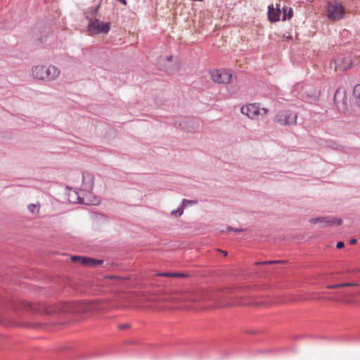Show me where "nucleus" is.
I'll list each match as a JSON object with an SVG mask.
<instances>
[{"instance_id":"nucleus-10","label":"nucleus","mask_w":360,"mask_h":360,"mask_svg":"<svg viewBox=\"0 0 360 360\" xmlns=\"http://www.w3.org/2000/svg\"><path fill=\"white\" fill-rule=\"evenodd\" d=\"M72 260L73 262H77L82 264L84 266H96L102 263L101 260H97L89 257H79V256H73L72 257Z\"/></svg>"},{"instance_id":"nucleus-1","label":"nucleus","mask_w":360,"mask_h":360,"mask_svg":"<svg viewBox=\"0 0 360 360\" xmlns=\"http://www.w3.org/2000/svg\"><path fill=\"white\" fill-rule=\"evenodd\" d=\"M240 112L251 120L257 119L259 115H265L269 112L266 108L261 107L259 103H248L240 108Z\"/></svg>"},{"instance_id":"nucleus-3","label":"nucleus","mask_w":360,"mask_h":360,"mask_svg":"<svg viewBox=\"0 0 360 360\" xmlns=\"http://www.w3.org/2000/svg\"><path fill=\"white\" fill-rule=\"evenodd\" d=\"M297 118V115L295 112L290 110H285L278 112L276 115L274 120L281 125H291L296 124Z\"/></svg>"},{"instance_id":"nucleus-24","label":"nucleus","mask_w":360,"mask_h":360,"mask_svg":"<svg viewBox=\"0 0 360 360\" xmlns=\"http://www.w3.org/2000/svg\"><path fill=\"white\" fill-rule=\"evenodd\" d=\"M345 246V244L343 242L340 241L337 243L336 247L338 249H341Z\"/></svg>"},{"instance_id":"nucleus-30","label":"nucleus","mask_w":360,"mask_h":360,"mask_svg":"<svg viewBox=\"0 0 360 360\" xmlns=\"http://www.w3.org/2000/svg\"><path fill=\"white\" fill-rule=\"evenodd\" d=\"M276 261H269V262H266V264H274V263H276Z\"/></svg>"},{"instance_id":"nucleus-7","label":"nucleus","mask_w":360,"mask_h":360,"mask_svg":"<svg viewBox=\"0 0 360 360\" xmlns=\"http://www.w3.org/2000/svg\"><path fill=\"white\" fill-rule=\"evenodd\" d=\"M206 300V297L204 295L201 293H184L182 296L176 299V301L178 302H200Z\"/></svg>"},{"instance_id":"nucleus-13","label":"nucleus","mask_w":360,"mask_h":360,"mask_svg":"<svg viewBox=\"0 0 360 360\" xmlns=\"http://www.w3.org/2000/svg\"><path fill=\"white\" fill-rule=\"evenodd\" d=\"M46 81L56 79L60 75V70L53 65L45 66Z\"/></svg>"},{"instance_id":"nucleus-4","label":"nucleus","mask_w":360,"mask_h":360,"mask_svg":"<svg viewBox=\"0 0 360 360\" xmlns=\"http://www.w3.org/2000/svg\"><path fill=\"white\" fill-rule=\"evenodd\" d=\"M327 11L328 18L333 20L342 18L345 14V8L338 2L328 3Z\"/></svg>"},{"instance_id":"nucleus-16","label":"nucleus","mask_w":360,"mask_h":360,"mask_svg":"<svg viewBox=\"0 0 360 360\" xmlns=\"http://www.w3.org/2000/svg\"><path fill=\"white\" fill-rule=\"evenodd\" d=\"M293 11L291 8L284 6L283 7V17L282 20H285L290 19L292 17Z\"/></svg>"},{"instance_id":"nucleus-11","label":"nucleus","mask_w":360,"mask_h":360,"mask_svg":"<svg viewBox=\"0 0 360 360\" xmlns=\"http://www.w3.org/2000/svg\"><path fill=\"white\" fill-rule=\"evenodd\" d=\"M281 11L279 5L276 4V8L273 5L268 7V18L271 22H276L280 20Z\"/></svg>"},{"instance_id":"nucleus-22","label":"nucleus","mask_w":360,"mask_h":360,"mask_svg":"<svg viewBox=\"0 0 360 360\" xmlns=\"http://www.w3.org/2000/svg\"><path fill=\"white\" fill-rule=\"evenodd\" d=\"M184 207L181 206V207L177 209L176 210H174L172 212V214L173 215H177L181 216L184 212Z\"/></svg>"},{"instance_id":"nucleus-15","label":"nucleus","mask_w":360,"mask_h":360,"mask_svg":"<svg viewBox=\"0 0 360 360\" xmlns=\"http://www.w3.org/2000/svg\"><path fill=\"white\" fill-rule=\"evenodd\" d=\"M87 181V186H86V188L87 189H91L93 188V186H94V176L92 174H86L85 176H84L83 177V183H84V185L85 186V181Z\"/></svg>"},{"instance_id":"nucleus-12","label":"nucleus","mask_w":360,"mask_h":360,"mask_svg":"<svg viewBox=\"0 0 360 360\" xmlns=\"http://www.w3.org/2000/svg\"><path fill=\"white\" fill-rule=\"evenodd\" d=\"M32 75L37 80L46 81L45 66L36 65L32 68Z\"/></svg>"},{"instance_id":"nucleus-9","label":"nucleus","mask_w":360,"mask_h":360,"mask_svg":"<svg viewBox=\"0 0 360 360\" xmlns=\"http://www.w3.org/2000/svg\"><path fill=\"white\" fill-rule=\"evenodd\" d=\"M334 102L338 108H343L347 105V98L344 89H338L334 95Z\"/></svg>"},{"instance_id":"nucleus-29","label":"nucleus","mask_w":360,"mask_h":360,"mask_svg":"<svg viewBox=\"0 0 360 360\" xmlns=\"http://www.w3.org/2000/svg\"><path fill=\"white\" fill-rule=\"evenodd\" d=\"M118 1H120L121 3H122L124 5L127 4V1L126 0H118Z\"/></svg>"},{"instance_id":"nucleus-23","label":"nucleus","mask_w":360,"mask_h":360,"mask_svg":"<svg viewBox=\"0 0 360 360\" xmlns=\"http://www.w3.org/2000/svg\"><path fill=\"white\" fill-rule=\"evenodd\" d=\"M173 273H161L159 274L158 276H165V277H173Z\"/></svg>"},{"instance_id":"nucleus-27","label":"nucleus","mask_w":360,"mask_h":360,"mask_svg":"<svg viewBox=\"0 0 360 360\" xmlns=\"http://www.w3.org/2000/svg\"><path fill=\"white\" fill-rule=\"evenodd\" d=\"M356 243V240L355 238H352L350 240V244L354 245Z\"/></svg>"},{"instance_id":"nucleus-21","label":"nucleus","mask_w":360,"mask_h":360,"mask_svg":"<svg viewBox=\"0 0 360 360\" xmlns=\"http://www.w3.org/2000/svg\"><path fill=\"white\" fill-rule=\"evenodd\" d=\"M197 202H198L196 200H189L184 199L183 202H182V207H186L188 205H195V204H197Z\"/></svg>"},{"instance_id":"nucleus-6","label":"nucleus","mask_w":360,"mask_h":360,"mask_svg":"<svg viewBox=\"0 0 360 360\" xmlns=\"http://www.w3.org/2000/svg\"><path fill=\"white\" fill-rule=\"evenodd\" d=\"M161 64L169 73H174L176 72L179 68L178 59L172 56H169L162 58Z\"/></svg>"},{"instance_id":"nucleus-8","label":"nucleus","mask_w":360,"mask_h":360,"mask_svg":"<svg viewBox=\"0 0 360 360\" xmlns=\"http://www.w3.org/2000/svg\"><path fill=\"white\" fill-rule=\"evenodd\" d=\"M311 224L318 222L323 223L324 226L340 225L342 224L341 219L333 218L330 217L312 218L309 220Z\"/></svg>"},{"instance_id":"nucleus-26","label":"nucleus","mask_w":360,"mask_h":360,"mask_svg":"<svg viewBox=\"0 0 360 360\" xmlns=\"http://www.w3.org/2000/svg\"><path fill=\"white\" fill-rule=\"evenodd\" d=\"M129 326L128 324H123L120 326V328L121 329H126L128 328Z\"/></svg>"},{"instance_id":"nucleus-18","label":"nucleus","mask_w":360,"mask_h":360,"mask_svg":"<svg viewBox=\"0 0 360 360\" xmlns=\"http://www.w3.org/2000/svg\"><path fill=\"white\" fill-rule=\"evenodd\" d=\"M27 208L32 214H37L39 212L40 205L39 204H30Z\"/></svg>"},{"instance_id":"nucleus-2","label":"nucleus","mask_w":360,"mask_h":360,"mask_svg":"<svg viewBox=\"0 0 360 360\" xmlns=\"http://www.w3.org/2000/svg\"><path fill=\"white\" fill-rule=\"evenodd\" d=\"M110 30V23L101 21L99 19H94L89 21L87 31L89 35L108 34Z\"/></svg>"},{"instance_id":"nucleus-19","label":"nucleus","mask_w":360,"mask_h":360,"mask_svg":"<svg viewBox=\"0 0 360 360\" xmlns=\"http://www.w3.org/2000/svg\"><path fill=\"white\" fill-rule=\"evenodd\" d=\"M91 197V193H89L87 194L86 195V201H84V203L85 204H87V205H98L99 202H100V200L96 198H94L93 200H89V198ZM84 200V199L83 200Z\"/></svg>"},{"instance_id":"nucleus-20","label":"nucleus","mask_w":360,"mask_h":360,"mask_svg":"<svg viewBox=\"0 0 360 360\" xmlns=\"http://www.w3.org/2000/svg\"><path fill=\"white\" fill-rule=\"evenodd\" d=\"M356 284L354 283H344L338 285H328V288H342V287H347V286H354Z\"/></svg>"},{"instance_id":"nucleus-25","label":"nucleus","mask_w":360,"mask_h":360,"mask_svg":"<svg viewBox=\"0 0 360 360\" xmlns=\"http://www.w3.org/2000/svg\"><path fill=\"white\" fill-rule=\"evenodd\" d=\"M173 277H184L185 275L182 274L173 273Z\"/></svg>"},{"instance_id":"nucleus-5","label":"nucleus","mask_w":360,"mask_h":360,"mask_svg":"<svg viewBox=\"0 0 360 360\" xmlns=\"http://www.w3.org/2000/svg\"><path fill=\"white\" fill-rule=\"evenodd\" d=\"M213 82L219 84H228L232 81L233 75L226 70H214L211 72Z\"/></svg>"},{"instance_id":"nucleus-28","label":"nucleus","mask_w":360,"mask_h":360,"mask_svg":"<svg viewBox=\"0 0 360 360\" xmlns=\"http://www.w3.org/2000/svg\"><path fill=\"white\" fill-rule=\"evenodd\" d=\"M342 302H345V303H349L350 302L349 300H348L347 298H343L342 299Z\"/></svg>"},{"instance_id":"nucleus-31","label":"nucleus","mask_w":360,"mask_h":360,"mask_svg":"<svg viewBox=\"0 0 360 360\" xmlns=\"http://www.w3.org/2000/svg\"><path fill=\"white\" fill-rule=\"evenodd\" d=\"M223 252L224 253V255H227V252H224V251H223Z\"/></svg>"},{"instance_id":"nucleus-14","label":"nucleus","mask_w":360,"mask_h":360,"mask_svg":"<svg viewBox=\"0 0 360 360\" xmlns=\"http://www.w3.org/2000/svg\"><path fill=\"white\" fill-rule=\"evenodd\" d=\"M352 65V62L350 58H345L342 60L341 61H339L335 68L339 69L340 70H346L349 68H350Z\"/></svg>"},{"instance_id":"nucleus-17","label":"nucleus","mask_w":360,"mask_h":360,"mask_svg":"<svg viewBox=\"0 0 360 360\" xmlns=\"http://www.w3.org/2000/svg\"><path fill=\"white\" fill-rule=\"evenodd\" d=\"M353 94L357 105L360 106V84L354 86L353 89Z\"/></svg>"}]
</instances>
